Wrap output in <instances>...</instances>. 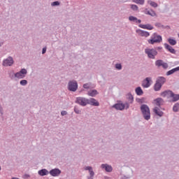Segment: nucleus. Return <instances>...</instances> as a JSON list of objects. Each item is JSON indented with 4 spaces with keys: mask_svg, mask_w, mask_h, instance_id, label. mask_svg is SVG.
I'll list each match as a JSON object with an SVG mask.
<instances>
[{
    "mask_svg": "<svg viewBox=\"0 0 179 179\" xmlns=\"http://www.w3.org/2000/svg\"><path fill=\"white\" fill-rule=\"evenodd\" d=\"M84 170H88L90 173V177L87 178V179H93V177H94V172L93 171V168L92 166H86L84 168Z\"/></svg>",
    "mask_w": 179,
    "mask_h": 179,
    "instance_id": "13",
    "label": "nucleus"
},
{
    "mask_svg": "<svg viewBox=\"0 0 179 179\" xmlns=\"http://www.w3.org/2000/svg\"><path fill=\"white\" fill-rule=\"evenodd\" d=\"M157 82L161 85V86H163V85H164V83H166V78L164 77H159L157 79Z\"/></svg>",
    "mask_w": 179,
    "mask_h": 179,
    "instance_id": "19",
    "label": "nucleus"
},
{
    "mask_svg": "<svg viewBox=\"0 0 179 179\" xmlns=\"http://www.w3.org/2000/svg\"><path fill=\"white\" fill-rule=\"evenodd\" d=\"M141 20H137V23H141Z\"/></svg>",
    "mask_w": 179,
    "mask_h": 179,
    "instance_id": "46",
    "label": "nucleus"
},
{
    "mask_svg": "<svg viewBox=\"0 0 179 179\" xmlns=\"http://www.w3.org/2000/svg\"><path fill=\"white\" fill-rule=\"evenodd\" d=\"M38 174L39 176H41L42 177L44 176H48V171H47V169H43L42 170L38 171Z\"/></svg>",
    "mask_w": 179,
    "mask_h": 179,
    "instance_id": "23",
    "label": "nucleus"
},
{
    "mask_svg": "<svg viewBox=\"0 0 179 179\" xmlns=\"http://www.w3.org/2000/svg\"><path fill=\"white\" fill-rule=\"evenodd\" d=\"M158 50H160V48H158Z\"/></svg>",
    "mask_w": 179,
    "mask_h": 179,
    "instance_id": "48",
    "label": "nucleus"
},
{
    "mask_svg": "<svg viewBox=\"0 0 179 179\" xmlns=\"http://www.w3.org/2000/svg\"><path fill=\"white\" fill-rule=\"evenodd\" d=\"M131 6V9H132V10H138V6L135 5V4H131L130 5Z\"/></svg>",
    "mask_w": 179,
    "mask_h": 179,
    "instance_id": "34",
    "label": "nucleus"
},
{
    "mask_svg": "<svg viewBox=\"0 0 179 179\" xmlns=\"http://www.w3.org/2000/svg\"><path fill=\"white\" fill-rule=\"evenodd\" d=\"M99 92H97V90H92L88 92V96H91V97H94L96 94H98Z\"/></svg>",
    "mask_w": 179,
    "mask_h": 179,
    "instance_id": "25",
    "label": "nucleus"
},
{
    "mask_svg": "<svg viewBox=\"0 0 179 179\" xmlns=\"http://www.w3.org/2000/svg\"><path fill=\"white\" fill-rule=\"evenodd\" d=\"M175 69H176V72H177V71H179V66L175 68Z\"/></svg>",
    "mask_w": 179,
    "mask_h": 179,
    "instance_id": "45",
    "label": "nucleus"
},
{
    "mask_svg": "<svg viewBox=\"0 0 179 179\" xmlns=\"http://www.w3.org/2000/svg\"><path fill=\"white\" fill-rule=\"evenodd\" d=\"M150 82H152L151 78H146L145 80H143L142 86L143 87L148 88L150 87Z\"/></svg>",
    "mask_w": 179,
    "mask_h": 179,
    "instance_id": "9",
    "label": "nucleus"
},
{
    "mask_svg": "<svg viewBox=\"0 0 179 179\" xmlns=\"http://www.w3.org/2000/svg\"><path fill=\"white\" fill-rule=\"evenodd\" d=\"M178 108H179V103H175V105L173 106V111H175V112L178 111Z\"/></svg>",
    "mask_w": 179,
    "mask_h": 179,
    "instance_id": "33",
    "label": "nucleus"
},
{
    "mask_svg": "<svg viewBox=\"0 0 179 179\" xmlns=\"http://www.w3.org/2000/svg\"><path fill=\"white\" fill-rule=\"evenodd\" d=\"M129 20H130V22H136V23H138V18H136V17L130 16L129 17Z\"/></svg>",
    "mask_w": 179,
    "mask_h": 179,
    "instance_id": "32",
    "label": "nucleus"
},
{
    "mask_svg": "<svg viewBox=\"0 0 179 179\" xmlns=\"http://www.w3.org/2000/svg\"><path fill=\"white\" fill-rule=\"evenodd\" d=\"M175 72H176V69H173L166 72V76H170V75H173V73H174Z\"/></svg>",
    "mask_w": 179,
    "mask_h": 179,
    "instance_id": "31",
    "label": "nucleus"
},
{
    "mask_svg": "<svg viewBox=\"0 0 179 179\" xmlns=\"http://www.w3.org/2000/svg\"><path fill=\"white\" fill-rule=\"evenodd\" d=\"M88 104H91V106H99V101H97L96 99H88Z\"/></svg>",
    "mask_w": 179,
    "mask_h": 179,
    "instance_id": "18",
    "label": "nucleus"
},
{
    "mask_svg": "<svg viewBox=\"0 0 179 179\" xmlns=\"http://www.w3.org/2000/svg\"><path fill=\"white\" fill-rule=\"evenodd\" d=\"M145 15H150V16H152V17H154L155 16H157L156 12H155V10H145Z\"/></svg>",
    "mask_w": 179,
    "mask_h": 179,
    "instance_id": "24",
    "label": "nucleus"
},
{
    "mask_svg": "<svg viewBox=\"0 0 179 179\" xmlns=\"http://www.w3.org/2000/svg\"><path fill=\"white\" fill-rule=\"evenodd\" d=\"M62 115H66L67 113L65 110L61 112Z\"/></svg>",
    "mask_w": 179,
    "mask_h": 179,
    "instance_id": "44",
    "label": "nucleus"
},
{
    "mask_svg": "<svg viewBox=\"0 0 179 179\" xmlns=\"http://www.w3.org/2000/svg\"><path fill=\"white\" fill-rule=\"evenodd\" d=\"M161 66H162V68H164V69H167L169 68V64H167V63H166V62H164Z\"/></svg>",
    "mask_w": 179,
    "mask_h": 179,
    "instance_id": "36",
    "label": "nucleus"
},
{
    "mask_svg": "<svg viewBox=\"0 0 179 179\" xmlns=\"http://www.w3.org/2000/svg\"><path fill=\"white\" fill-rule=\"evenodd\" d=\"M161 66H162V68H164V69H167L169 68V64H167V63H166V62H164Z\"/></svg>",
    "mask_w": 179,
    "mask_h": 179,
    "instance_id": "37",
    "label": "nucleus"
},
{
    "mask_svg": "<svg viewBox=\"0 0 179 179\" xmlns=\"http://www.w3.org/2000/svg\"><path fill=\"white\" fill-rule=\"evenodd\" d=\"M101 168L105 169L106 171H108V173L113 171V167L107 164H103L101 165Z\"/></svg>",
    "mask_w": 179,
    "mask_h": 179,
    "instance_id": "17",
    "label": "nucleus"
},
{
    "mask_svg": "<svg viewBox=\"0 0 179 179\" xmlns=\"http://www.w3.org/2000/svg\"><path fill=\"white\" fill-rule=\"evenodd\" d=\"M168 42L171 45H176V44H177V41L173 38H169Z\"/></svg>",
    "mask_w": 179,
    "mask_h": 179,
    "instance_id": "28",
    "label": "nucleus"
},
{
    "mask_svg": "<svg viewBox=\"0 0 179 179\" xmlns=\"http://www.w3.org/2000/svg\"><path fill=\"white\" fill-rule=\"evenodd\" d=\"M58 5H59V1H54L53 3H52V6H58Z\"/></svg>",
    "mask_w": 179,
    "mask_h": 179,
    "instance_id": "38",
    "label": "nucleus"
},
{
    "mask_svg": "<svg viewBox=\"0 0 179 179\" xmlns=\"http://www.w3.org/2000/svg\"><path fill=\"white\" fill-rule=\"evenodd\" d=\"M133 2H134V3H138V5H144L145 0H133Z\"/></svg>",
    "mask_w": 179,
    "mask_h": 179,
    "instance_id": "29",
    "label": "nucleus"
},
{
    "mask_svg": "<svg viewBox=\"0 0 179 179\" xmlns=\"http://www.w3.org/2000/svg\"><path fill=\"white\" fill-rule=\"evenodd\" d=\"M148 3L152 6V8H157L158 5L157 3L152 1H148Z\"/></svg>",
    "mask_w": 179,
    "mask_h": 179,
    "instance_id": "30",
    "label": "nucleus"
},
{
    "mask_svg": "<svg viewBox=\"0 0 179 179\" xmlns=\"http://www.w3.org/2000/svg\"><path fill=\"white\" fill-rule=\"evenodd\" d=\"M83 87L84 89H89L90 85L89 84H84Z\"/></svg>",
    "mask_w": 179,
    "mask_h": 179,
    "instance_id": "42",
    "label": "nucleus"
},
{
    "mask_svg": "<svg viewBox=\"0 0 179 179\" xmlns=\"http://www.w3.org/2000/svg\"><path fill=\"white\" fill-rule=\"evenodd\" d=\"M69 90L71 92H76V90H78V83H76V81H70L69 83Z\"/></svg>",
    "mask_w": 179,
    "mask_h": 179,
    "instance_id": "5",
    "label": "nucleus"
},
{
    "mask_svg": "<svg viewBox=\"0 0 179 179\" xmlns=\"http://www.w3.org/2000/svg\"><path fill=\"white\" fill-rule=\"evenodd\" d=\"M50 176H52V177H58L59 174H61V171L58 169H52L50 171Z\"/></svg>",
    "mask_w": 179,
    "mask_h": 179,
    "instance_id": "12",
    "label": "nucleus"
},
{
    "mask_svg": "<svg viewBox=\"0 0 179 179\" xmlns=\"http://www.w3.org/2000/svg\"><path fill=\"white\" fill-rule=\"evenodd\" d=\"M145 54H147L148 58L151 59H155L156 55H157V51L155 49H145Z\"/></svg>",
    "mask_w": 179,
    "mask_h": 179,
    "instance_id": "3",
    "label": "nucleus"
},
{
    "mask_svg": "<svg viewBox=\"0 0 179 179\" xmlns=\"http://www.w3.org/2000/svg\"><path fill=\"white\" fill-rule=\"evenodd\" d=\"M20 85H22V86H26V85H27V80H22L20 81Z\"/></svg>",
    "mask_w": 179,
    "mask_h": 179,
    "instance_id": "35",
    "label": "nucleus"
},
{
    "mask_svg": "<svg viewBox=\"0 0 179 179\" xmlns=\"http://www.w3.org/2000/svg\"><path fill=\"white\" fill-rule=\"evenodd\" d=\"M163 103H164V101L162 98H157L152 101L153 106L158 108H160L161 106H163Z\"/></svg>",
    "mask_w": 179,
    "mask_h": 179,
    "instance_id": "7",
    "label": "nucleus"
},
{
    "mask_svg": "<svg viewBox=\"0 0 179 179\" xmlns=\"http://www.w3.org/2000/svg\"><path fill=\"white\" fill-rule=\"evenodd\" d=\"M136 33L138 34V36H141V37H149V36H150V34L148 31L141 29H137Z\"/></svg>",
    "mask_w": 179,
    "mask_h": 179,
    "instance_id": "10",
    "label": "nucleus"
},
{
    "mask_svg": "<svg viewBox=\"0 0 179 179\" xmlns=\"http://www.w3.org/2000/svg\"><path fill=\"white\" fill-rule=\"evenodd\" d=\"M171 101H178L179 100V94H176L172 92L171 94Z\"/></svg>",
    "mask_w": 179,
    "mask_h": 179,
    "instance_id": "20",
    "label": "nucleus"
},
{
    "mask_svg": "<svg viewBox=\"0 0 179 179\" xmlns=\"http://www.w3.org/2000/svg\"><path fill=\"white\" fill-rule=\"evenodd\" d=\"M173 93V91H164L162 92L160 95L162 96V97H167V99H171V94Z\"/></svg>",
    "mask_w": 179,
    "mask_h": 179,
    "instance_id": "11",
    "label": "nucleus"
},
{
    "mask_svg": "<svg viewBox=\"0 0 179 179\" xmlns=\"http://www.w3.org/2000/svg\"><path fill=\"white\" fill-rule=\"evenodd\" d=\"M139 27H141V29H145L146 30H153V26H152V24H139L138 25Z\"/></svg>",
    "mask_w": 179,
    "mask_h": 179,
    "instance_id": "14",
    "label": "nucleus"
},
{
    "mask_svg": "<svg viewBox=\"0 0 179 179\" xmlns=\"http://www.w3.org/2000/svg\"><path fill=\"white\" fill-rule=\"evenodd\" d=\"M163 38H162V36L158 35L157 33H154L150 39L148 41V44H151L153 45V44H156L157 43H162V41Z\"/></svg>",
    "mask_w": 179,
    "mask_h": 179,
    "instance_id": "1",
    "label": "nucleus"
},
{
    "mask_svg": "<svg viewBox=\"0 0 179 179\" xmlns=\"http://www.w3.org/2000/svg\"><path fill=\"white\" fill-rule=\"evenodd\" d=\"M129 103H132V101H134V96H132V95H129Z\"/></svg>",
    "mask_w": 179,
    "mask_h": 179,
    "instance_id": "40",
    "label": "nucleus"
},
{
    "mask_svg": "<svg viewBox=\"0 0 179 179\" xmlns=\"http://www.w3.org/2000/svg\"><path fill=\"white\" fill-rule=\"evenodd\" d=\"M26 75H27V70L22 69L20 72L15 74V77L17 78L18 79H23Z\"/></svg>",
    "mask_w": 179,
    "mask_h": 179,
    "instance_id": "4",
    "label": "nucleus"
},
{
    "mask_svg": "<svg viewBox=\"0 0 179 179\" xmlns=\"http://www.w3.org/2000/svg\"><path fill=\"white\" fill-rule=\"evenodd\" d=\"M0 170H1V166H0Z\"/></svg>",
    "mask_w": 179,
    "mask_h": 179,
    "instance_id": "49",
    "label": "nucleus"
},
{
    "mask_svg": "<svg viewBox=\"0 0 179 179\" xmlns=\"http://www.w3.org/2000/svg\"><path fill=\"white\" fill-rule=\"evenodd\" d=\"M145 120H150V109L147 105H142L141 107Z\"/></svg>",
    "mask_w": 179,
    "mask_h": 179,
    "instance_id": "2",
    "label": "nucleus"
},
{
    "mask_svg": "<svg viewBox=\"0 0 179 179\" xmlns=\"http://www.w3.org/2000/svg\"><path fill=\"white\" fill-rule=\"evenodd\" d=\"M12 179H19V178H13Z\"/></svg>",
    "mask_w": 179,
    "mask_h": 179,
    "instance_id": "47",
    "label": "nucleus"
},
{
    "mask_svg": "<svg viewBox=\"0 0 179 179\" xmlns=\"http://www.w3.org/2000/svg\"><path fill=\"white\" fill-rule=\"evenodd\" d=\"M12 65H13V59L11 57H9L3 62V66H12Z\"/></svg>",
    "mask_w": 179,
    "mask_h": 179,
    "instance_id": "8",
    "label": "nucleus"
},
{
    "mask_svg": "<svg viewBox=\"0 0 179 179\" xmlns=\"http://www.w3.org/2000/svg\"><path fill=\"white\" fill-rule=\"evenodd\" d=\"M136 93L137 96H142L143 94V90H142V88L141 87H138L136 88Z\"/></svg>",
    "mask_w": 179,
    "mask_h": 179,
    "instance_id": "26",
    "label": "nucleus"
},
{
    "mask_svg": "<svg viewBox=\"0 0 179 179\" xmlns=\"http://www.w3.org/2000/svg\"><path fill=\"white\" fill-rule=\"evenodd\" d=\"M74 112L76 113V114H80V110H79V108H74Z\"/></svg>",
    "mask_w": 179,
    "mask_h": 179,
    "instance_id": "39",
    "label": "nucleus"
},
{
    "mask_svg": "<svg viewBox=\"0 0 179 179\" xmlns=\"http://www.w3.org/2000/svg\"><path fill=\"white\" fill-rule=\"evenodd\" d=\"M164 63V62H163V60L159 59L155 62V65L156 66L160 67L162 65H163Z\"/></svg>",
    "mask_w": 179,
    "mask_h": 179,
    "instance_id": "27",
    "label": "nucleus"
},
{
    "mask_svg": "<svg viewBox=\"0 0 179 179\" xmlns=\"http://www.w3.org/2000/svg\"><path fill=\"white\" fill-rule=\"evenodd\" d=\"M76 103L80 104V106H87V104H89V99H86L83 97H78L76 99Z\"/></svg>",
    "mask_w": 179,
    "mask_h": 179,
    "instance_id": "6",
    "label": "nucleus"
},
{
    "mask_svg": "<svg viewBox=\"0 0 179 179\" xmlns=\"http://www.w3.org/2000/svg\"><path fill=\"white\" fill-rule=\"evenodd\" d=\"M115 68L117 69H122V67L121 64H116Z\"/></svg>",
    "mask_w": 179,
    "mask_h": 179,
    "instance_id": "41",
    "label": "nucleus"
},
{
    "mask_svg": "<svg viewBox=\"0 0 179 179\" xmlns=\"http://www.w3.org/2000/svg\"><path fill=\"white\" fill-rule=\"evenodd\" d=\"M46 51H47V48H43L42 50V54H45Z\"/></svg>",
    "mask_w": 179,
    "mask_h": 179,
    "instance_id": "43",
    "label": "nucleus"
},
{
    "mask_svg": "<svg viewBox=\"0 0 179 179\" xmlns=\"http://www.w3.org/2000/svg\"><path fill=\"white\" fill-rule=\"evenodd\" d=\"M153 112L157 115H159V117H162L163 116V112L160 110V108L155 106L153 108Z\"/></svg>",
    "mask_w": 179,
    "mask_h": 179,
    "instance_id": "15",
    "label": "nucleus"
},
{
    "mask_svg": "<svg viewBox=\"0 0 179 179\" xmlns=\"http://www.w3.org/2000/svg\"><path fill=\"white\" fill-rule=\"evenodd\" d=\"M162 84H159V83H158L157 81H156L155 85H154V90L155 92H159V90H160V89H162Z\"/></svg>",
    "mask_w": 179,
    "mask_h": 179,
    "instance_id": "22",
    "label": "nucleus"
},
{
    "mask_svg": "<svg viewBox=\"0 0 179 179\" xmlns=\"http://www.w3.org/2000/svg\"><path fill=\"white\" fill-rule=\"evenodd\" d=\"M164 47L166 50H168V51H169V52L171 54H176V50H174V48H173V47H171L170 45L164 43Z\"/></svg>",
    "mask_w": 179,
    "mask_h": 179,
    "instance_id": "16",
    "label": "nucleus"
},
{
    "mask_svg": "<svg viewBox=\"0 0 179 179\" xmlns=\"http://www.w3.org/2000/svg\"><path fill=\"white\" fill-rule=\"evenodd\" d=\"M114 107L116 108V110H122L124 108H125V105H124V103H117L114 105Z\"/></svg>",
    "mask_w": 179,
    "mask_h": 179,
    "instance_id": "21",
    "label": "nucleus"
}]
</instances>
